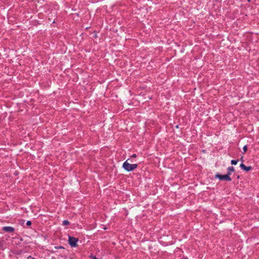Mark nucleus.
Returning <instances> with one entry per match:
<instances>
[{"instance_id":"obj_1","label":"nucleus","mask_w":259,"mask_h":259,"mask_svg":"<svg viewBox=\"0 0 259 259\" xmlns=\"http://www.w3.org/2000/svg\"><path fill=\"white\" fill-rule=\"evenodd\" d=\"M125 161L122 165L123 168L127 171H132L137 167V164H131L128 162V160Z\"/></svg>"},{"instance_id":"obj_2","label":"nucleus","mask_w":259,"mask_h":259,"mask_svg":"<svg viewBox=\"0 0 259 259\" xmlns=\"http://www.w3.org/2000/svg\"><path fill=\"white\" fill-rule=\"evenodd\" d=\"M230 172H228L227 175H221L217 174L215 175V177L219 178L220 180H226L227 181H231V179L230 177Z\"/></svg>"},{"instance_id":"obj_3","label":"nucleus","mask_w":259,"mask_h":259,"mask_svg":"<svg viewBox=\"0 0 259 259\" xmlns=\"http://www.w3.org/2000/svg\"><path fill=\"white\" fill-rule=\"evenodd\" d=\"M69 244L72 247H75L77 246L76 243L78 242V239L77 238L69 236Z\"/></svg>"},{"instance_id":"obj_4","label":"nucleus","mask_w":259,"mask_h":259,"mask_svg":"<svg viewBox=\"0 0 259 259\" xmlns=\"http://www.w3.org/2000/svg\"><path fill=\"white\" fill-rule=\"evenodd\" d=\"M240 167L243 170L247 171L251 169V166H246L243 163H241L240 165Z\"/></svg>"},{"instance_id":"obj_5","label":"nucleus","mask_w":259,"mask_h":259,"mask_svg":"<svg viewBox=\"0 0 259 259\" xmlns=\"http://www.w3.org/2000/svg\"><path fill=\"white\" fill-rule=\"evenodd\" d=\"M3 229L7 232H13L14 230V229L12 227H4Z\"/></svg>"},{"instance_id":"obj_6","label":"nucleus","mask_w":259,"mask_h":259,"mask_svg":"<svg viewBox=\"0 0 259 259\" xmlns=\"http://www.w3.org/2000/svg\"><path fill=\"white\" fill-rule=\"evenodd\" d=\"M228 172H230V174L231 172H233L234 171V168L233 166H230L228 168Z\"/></svg>"},{"instance_id":"obj_7","label":"nucleus","mask_w":259,"mask_h":259,"mask_svg":"<svg viewBox=\"0 0 259 259\" xmlns=\"http://www.w3.org/2000/svg\"><path fill=\"white\" fill-rule=\"evenodd\" d=\"M69 224V222L67 220H64L63 221L62 224L64 226L68 225Z\"/></svg>"},{"instance_id":"obj_8","label":"nucleus","mask_w":259,"mask_h":259,"mask_svg":"<svg viewBox=\"0 0 259 259\" xmlns=\"http://www.w3.org/2000/svg\"><path fill=\"white\" fill-rule=\"evenodd\" d=\"M238 162V160H232L231 161V164L232 165H236Z\"/></svg>"},{"instance_id":"obj_9","label":"nucleus","mask_w":259,"mask_h":259,"mask_svg":"<svg viewBox=\"0 0 259 259\" xmlns=\"http://www.w3.org/2000/svg\"><path fill=\"white\" fill-rule=\"evenodd\" d=\"M243 152L245 153L246 152L247 150V147L246 145H245L243 148Z\"/></svg>"},{"instance_id":"obj_10","label":"nucleus","mask_w":259,"mask_h":259,"mask_svg":"<svg viewBox=\"0 0 259 259\" xmlns=\"http://www.w3.org/2000/svg\"><path fill=\"white\" fill-rule=\"evenodd\" d=\"M26 225L27 226H30L31 225V221H28L27 222H26Z\"/></svg>"},{"instance_id":"obj_11","label":"nucleus","mask_w":259,"mask_h":259,"mask_svg":"<svg viewBox=\"0 0 259 259\" xmlns=\"http://www.w3.org/2000/svg\"><path fill=\"white\" fill-rule=\"evenodd\" d=\"M27 259H35L34 258L29 256V257H27Z\"/></svg>"},{"instance_id":"obj_12","label":"nucleus","mask_w":259,"mask_h":259,"mask_svg":"<svg viewBox=\"0 0 259 259\" xmlns=\"http://www.w3.org/2000/svg\"><path fill=\"white\" fill-rule=\"evenodd\" d=\"M132 157H136V154H134L132 155Z\"/></svg>"},{"instance_id":"obj_13","label":"nucleus","mask_w":259,"mask_h":259,"mask_svg":"<svg viewBox=\"0 0 259 259\" xmlns=\"http://www.w3.org/2000/svg\"><path fill=\"white\" fill-rule=\"evenodd\" d=\"M93 259H97V258L96 256H94V257H93Z\"/></svg>"}]
</instances>
